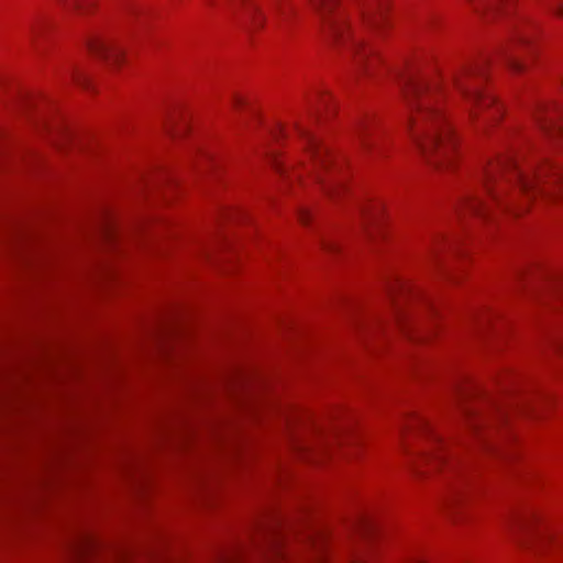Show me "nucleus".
I'll return each mask as SVG.
<instances>
[{"label":"nucleus","instance_id":"15","mask_svg":"<svg viewBox=\"0 0 563 563\" xmlns=\"http://www.w3.org/2000/svg\"><path fill=\"white\" fill-rule=\"evenodd\" d=\"M563 547V538L547 537L537 542V548L540 551L556 550Z\"/></svg>","mask_w":563,"mask_h":563},{"label":"nucleus","instance_id":"32","mask_svg":"<svg viewBox=\"0 0 563 563\" xmlns=\"http://www.w3.org/2000/svg\"><path fill=\"white\" fill-rule=\"evenodd\" d=\"M495 114H494V119L497 118V115H499L501 113V108L500 107H497L496 110H495Z\"/></svg>","mask_w":563,"mask_h":563},{"label":"nucleus","instance_id":"2","mask_svg":"<svg viewBox=\"0 0 563 563\" xmlns=\"http://www.w3.org/2000/svg\"><path fill=\"white\" fill-rule=\"evenodd\" d=\"M318 19L321 33L354 55L360 70L371 74L378 62L373 47L364 45L360 29L379 30L386 20L387 0H354L351 8L339 0H308Z\"/></svg>","mask_w":563,"mask_h":563},{"label":"nucleus","instance_id":"29","mask_svg":"<svg viewBox=\"0 0 563 563\" xmlns=\"http://www.w3.org/2000/svg\"><path fill=\"white\" fill-rule=\"evenodd\" d=\"M271 133H272L273 137L278 139V137H279V135H282V134H283V130H282V129H279V128H276V129L272 130V132H271Z\"/></svg>","mask_w":563,"mask_h":563},{"label":"nucleus","instance_id":"28","mask_svg":"<svg viewBox=\"0 0 563 563\" xmlns=\"http://www.w3.org/2000/svg\"><path fill=\"white\" fill-rule=\"evenodd\" d=\"M331 101V97L328 95V93H323L321 97H320V103L322 106H328V103Z\"/></svg>","mask_w":563,"mask_h":563},{"label":"nucleus","instance_id":"35","mask_svg":"<svg viewBox=\"0 0 563 563\" xmlns=\"http://www.w3.org/2000/svg\"><path fill=\"white\" fill-rule=\"evenodd\" d=\"M210 4H213V0H207Z\"/></svg>","mask_w":563,"mask_h":563},{"label":"nucleus","instance_id":"6","mask_svg":"<svg viewBox=\"0 0 563 563\" xmlns=\"http://www.w3.org/2000/svg\"><path fill=\"white\" fill-rule=\"evenodd\" d=\"M162 124L167 135L178 139L189 130L190 118L181 109L175 108L165 114Z\"/></svg>","mask_w":563,"mask_h":563},{"label":"nucleus","instance_id":"27","mask_svg":"<svg viewBox=\"0 0 563 563\" xmlns=\"http://www.w3.org/2000/svg\"><path fill=\"white\" fill-rule=\"evenodd\" d=\"M310 217L311 216H310L309 211H307V210H301L299 212V220L301 221L302 224H308Z\"/></svg>","mask_w":563,"mask_h":563},{"label":"nucleus","instance_id":"8","mask_svg":"<svg viewBox=\"0 0 563 563\" xmlns=\"http://www.w3.org/2000/svg\"><path fill=\"white\" fill-rule=\"evenodd\" d=\"M317 164L321 165L325 169H338L344 165V161L338 157L333 151L317 137Z\"/></svg>","mask_w":563,"mask_h":563},{"label":"nucleus","instance_id":"33","mask_svg":"<svg viewBox=\"0 0 563 563\" xmlns=\"http://www.w3.org/2000/svg\"><path fill=\"white\" fill-rule=\"evenodd\" d=\"M354 563H367L363 558L358 556Z\"/></svg>","mask_w":563,"mask_h":563},{"label":"nucleus","instance_id":"26","mask_svg":"<svg viewBox=\"0 0 563 563\" xmlns=\"http://www.w3.org/2000/svg\"><path fill=\"white\" fill-rule=\"evenodd\" d=\"M276 10H277V13L282 18H286L288 14H290L294 11V8L292 7L286 8L283 4H277V9Z\"/></svg>","mask_w":563,"mask_h":563},{"label":"nucleus","instance_id":"21","mask_svg":"<svg viewBox=\"0 0 563 563\" xmlns=\"http://www.w3.org/2000/svg\"><path fill=\"white\" fill-rule=\"evenodd\" d=\"M257 119H258V114H257L256 110H255V109H250V118H249V117H243V115H241V117L239 118V122H238V123H239L241 126H243V128H249V124H250V122H249V121H251V120H257Z\"/></svg>","mask_w":563,"mask_h":563},{"label":"nucleus","instance_id":"13","mask_svg":"<svg viewBox=\"0 0 563 563\" xmlns=\"http://www.w3.org/2000/svg\"><path fill=\"white\" fill-rule=\"evenodd\" d=\"M98 548L97 541L91 538H84L74 549L77 560H84Z\"/></svg>","mask_w":563,"mask_h":563},{"label":"nucleus","instance_id":"34","mask_svg":"<svg viewBox=\"0 0 563 563\" xmlns=\"http://www.w3.org/2000/svg\"><path fill=\"white\" fill-rule=\"evenodd\" d=\"M323 247H324V249H329V250H331V249H333L334 246H332V245H330V244H328V243L323 242Z\"/></svg>","mask_w":563,"mask_h":563},{"label":"nucleus","instance_id":"18","mask_svg":"<svg viewBox=\"0 0 563 563\" xmlns=\"http://www.w3.org/2000/svg\"><path fill=\"white\" fill-rule=\"evenodd\" d=\"M69 76L71 77L73 81H75L76 84H78L82 87H88V85H89L88 77L85 74H82L79 69H77L76 67H71L69 69Z\"/></svg>","mask_w":563,"mask_h":563},{"label":"nucleus","instance_id":"11","mask_svg":"<svg viewBox=\"0 0 563 563\" xmlns=\"http://www.w3.org/2000/svg\"><path fill=\"white\" fill-rule=\"evenodd\" d=\"M382 211H383V207L378 202L362 205L360 208V213H361L364 227H367L371 223L378 222L380 219Z\"/></svg>","mask_w":563,"mask_h":563},{"label":"nucleus","instance_id":"25","mask_svg":"<svg viewBox=\"0 0 563 563\" xmlns=\"http://www.w3.org/2000/svg\"><path fill=\"white\" fill-rule=\"evenodd\" d=\"M470 208H471L472 212L478 213V214H481L485 211V207H484L483 202H481V201L471 202Z\"/></svg>","mask_w":563,"mask_h":563},{"label":"nucleus","instance_id":"4","mask_svg":"<svg viewBox=\"0 0 563 563\" xmlns=\"http://www.w3.org/2000/svg\"><path fill=\"white\" fill-rule=\"evenodd\" d=\"M53 146L60 154L92 155L97 147L89 139L76 135L64 129H59L52 140Z\"/></svg>","mask_w":563,"mask_h":563},{"label":"nucleus","instance_id":"9","mask_svg":"<svg viewBox=\"0 0 563 563\" xmlns=\"http://www.w3.org/2000/svg\"><path fill=\"white\" fill-rule=\"evenodd\" d=\"M523 158V153H519L516 148L510 147L503 154H499L493 164L500 168V170L508 172L511 170L512 167L519 168Z\"/></svg>","mask_w":563,"mask_h":563},{"label":"nucleus","instance_id":"12","mask_svg":"<svg viewBox=\"0 0 563 563\" xmlns=\"http://www.w3.org/2000/svg\"><path fill=\"white\" fill-rule=\"evenodd\" d=\"M371 126L369 119H360L355 125V134L358 140L360 145L364 148H371L373 145L372 141L368 139V131Z\"/></svg>","mask_w":563,"mask_h":563},{"label":"nucleus","instance_id":"14","mask_svg":"<svg viewBox=\"0 0 563 563\" xmlns=\"http://www.w3.org/2000/svg\"><path fill=\"white\" fill-rule=\"evenodd\" d=\"M217 563H242L240 550L235 547L220 550L217 554Z\"/></svg>","mask_w":563,"mask_h":563},{"label":"nucleus","instance_id":"7","mask_svg":"<svg viewBox=\"0 0 563 563\" xmlns=\"http://www.w3.org/2000/svg\"><path fill=\"white\" fill-rule=\"evenodd\" d=\"M89 48L92 53L104 59L119 62L123 56V48L111 40L98 37L89 42Z\"/></svg>","mask_w":563,"mask_h":563},{"label":"nucleus","instance_id":"1","mask_svg":"<svg viewBox=\"0 0 563 563\" xmlns=\"http://www.w3.org/2000/svg\"><path fill=\"white\" fill-rule=\"evenodd\" d=\"M400 85L410 108L411 136L426 161L439 169L455 164L456 143L440 108L448 87L424 75H401Z\"/></svg>","mask_w":563,"mask_h":563},{"label":"nucleus","instance_id":"23","mask_svg":"<svg viewBox=\"0 0 563 563\" xmlns=\"http://www.w3.org/2000/svg\"><path fill=\"white\" fill-rule=\"evenodd\" d=\"M529 37L523 32L519 31L515 35L514 42L516 45H526L529 43Z\"/></svg>","mask_w":563,"mask_h":563},{"label":"nucleus","instance_id":"3","mask_svg":"<svg viewBox=\"0 0 563 563\" xmlns=\"http://www.w3.org/2000/svg\"><path fill=\"white\" fill-rule=\"evenodd\" d=\"M484 78L483 65H467L456 70L451 77V85L468 102L486 109L495 106V98L484 96L481 91V81Z\"/></svg>","mask_w":563,"mask_h":563},{"label":"nucleus","instance_id":"22","mask_svg":"<svg viewBox=\"0 0 563 563\" xmlns=\"http://www.w3.org/2000/svg\"><path fill=\"white\" fill-rule=\"evenodd\" d=\"M112 563H132L129 555L124 552L117 551L113 553V558L111 559Z\"/></svg>","mask_w":563,"mask_h":563},{"label":"nucleus","instance_id":"20","mask_svg":"<svg viewBox=\"0 0 563 563\" xmlns=\"http://www.w3.org/2000/svg\"><path fill=\"white\" fill-rule=\"evenodd\" d=\"M66 2L68 0H65ZM69 3L70 5L79 11V12H84L86 11L90 5H92L93 3V0H69Z\"/></svg>","mask_w":563,"mask_h":563},{"label":"nucleus","instance_id":"17","mask_svg":"<svg viewBox=\"0 0 563 563\" xmlns=\"http://www.w3.org/2000/svg\"><path fill=\"white\" fill-rule=\"evenodd\" d=\"M45 29V21L42 18H36L30 26V40L33 41Z\"/></svg>","mask_w":563,"mask_h":563},{"label":"nucleus","instance_id":"10","mask_svg":"<svg viewBox=\"0 0 563 563\" xmlns=\"http://www.w3.org/2000/svg\"><path fill=\"white\" fill-rule=\"evenodd\" d=\"M437 449L432 452L424 453L419 457V463L415 464V472L418 474L423 473L420 463L428 464L431 468L435 470L445 463L446 456L443 452L442 444L437 441Z\"/></svg>","mask_w":563,"mask_h":563},{"label":"nucleus","instance_id":"31","mask_svg":"<svg viewBox=\"0 0 563 563\" xmlns=\"http://www.w3.org/2000/svg\"><path fill=\"white\" fill-rule=\"evenodd\" d=\"M305 137H306L307 145H311L312 144V137L310 135H307Z\"/></svg>","mask_w":563,"mask_h":563},{"label":"nucleus","instance_id":"30","mask_svg":"<svg viewBox=\"0 0 563 563\" xmlns=\"http://www.w3.org/2000/svg\"><path fill=\"white\" fill-rule=\"evenodd\" d=\"M558 12L563 14V0H560V3L558 4Z\"/></svg>","mask_w":563,"mask_h":563},{"label":"nucleus","instance_id":"16","mask_svg":"<svg viewBox=\"0 0 563 563\" xmlns=\"http://www.w3.org/2000/svg\"><path fill=\"white\" fill-rule=\"evenodd\" d=\"M261 155L269 163L272 164L273 166H275L276 168L279 167L280 165V162H279V158H278V154H277V151L275 148H271L268 146H265L262 152H261Z\"/></svg>","mask_w":563,"mask_h":563},{"label":"nucleus","instance_id":"19","mask_svg":"<svg viewBox=\"0 0 563 563\" xmlns=\"http://www.w3.org/2000/svg\"><path fill=\"white\" fill-rule=\"evenodd\" d=\"M505 59H506L507 65L516 71H520L523 67L522 64L517 59V57L514 55L512 52L507 51L505 53Z\"/></svg>","mask_w":563,"mask_h":563},{"label":"nucleus","instance_id":"5","mask_svg":"<svg viewBox=\"0 0 563 563\" xmlns=\"http://www.w3.org/2000/svg\"><path fill=\"white\" fill-rule=\"evenodd\" d=\"M563 118V109L556 103L540 104L534 113L539 126L549 135L561 129L559 121Z\"/></svg>","mask_w":563,"mask_h":563},{"label":"nucleus","instance_id":"24","mask_svg":"<svg viewBox=\"0 0 563 563\" xmlns=\"http://www.w3.org/2000/svg\"><path fill=\"white\" fill-rule=\"evenodd\" d=\"M233 107L236 111H242L246 107V101L242 97L233 98Z\"/></svg>","mask_w":563,"mask_h":563}]
</instances>
